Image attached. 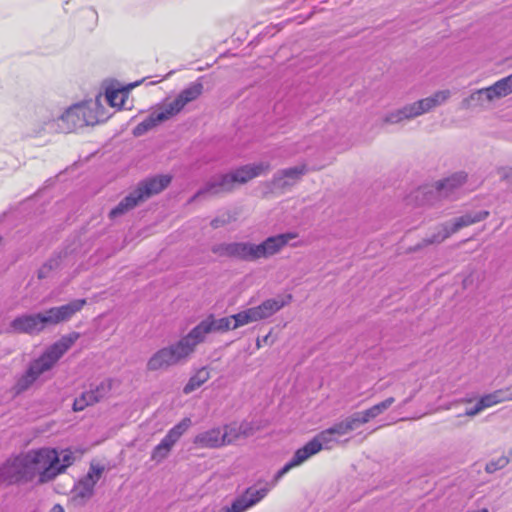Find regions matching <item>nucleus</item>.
<instances>
[{
	"instance_id": "21",
	"label": "nucleus",
	"mask_w": 512,
	"mask_h": 512,
	"mask_svg": "<svg viewBox=\"0 0 512 512\" xmlns=\"http://www.w3.org/2000/svg\"><path fill=\"white\" fill-rule=\"evenodd\" d=\"M306 172V166H296L279 171L274 176V185L278 188H285L294 185Z\"/></svg>"
},
{
	"instance_id": "10",
	"label": "nucleus",
	"mask_w": 512,
	"mask_h": 512,
	"mask_svg": "<svg viewBox=\"0 0 512 512\" xmlns=\"http://www.w3.org/2000/svg\"><path fill=\"white\" fill-rule=\"evenodd\" d=\"M191 418L185 417L175 426H173L161 440V442L154 447L151 453V459L155 462H161L168 457L173 446L179 441L182 435L191 427Z\"/></svg>"
},
{
	"instance_id": "14",
	"label": "nucleus",
	"mask_w": 512,
	"mask_h": 512,
	"mask_svg": "<svg viewBox=\"0 0 512 512\" xmlns=\"http://www.w3.org/2000/svg\"><path fill=\"white\" fill-rule=\"evenodd\" d=\"M202 93L203 84L200 81L193 82L183 89L172 102L165 106L169 110V114H172L174 117L179 114L187 104L198 99Z\"/></svg>"
},
{
	"instance_id": "7",
	"label": "nucleus",
	"mask_w": 512,
	"mask_h": 512,
	"mask_svg": "<svg viewBox=\"0 0 512 512\" xmlns=\"http://www.w3.org/2000/svg\"><path fill=\"white\" fill-rule=\"evenodd\" d=\"M196 346V342L188 333L178 342L154 353L147 362V369L157 371L177 365L182 360L188 358L194 352Z\"/></svg>"
},
{
	"instance_id": "22",
	"label": "nucleus",
	"mask_w": 512,
	"mask_h": 512,
	"mask_svg": "<svg viewBox=\"0 0 512 512\" xmlns=\"http://www.w3.org/2000/svg\"><path fill=\"white\" fill-rule=\"evenodd\" d=\"M268 168L269 165L264 163L245 165L236 169L230 174L232 175L236 184H244L249 180L261 175Z\"/></svg>"
},
{
	"instance_id": "27",
	"label": "nucleus",
	"mask_w": 512,
	"mask_h": 512,
	"mask_svg": "<svg viewBox=\"0 0 512 512\" xmlns=\"http://www.w3.org/2000/svg\"><path fill=\"white\" fill-rule=\"evenodd\" d=\"M406 120L413 119L428 112L424 99L402 107Z\"/></svg>"
},
{
	"instance_id": "8",
	"label": "nucleus",
	"mask_w": 512,
	"mask_h": 512,
	"mask_svg": "<svg viewBox=\"0 0 512 512\" xmlns=\"http://www.w3.org/2000/svg\"><path fill=\"white\" fill-rule=\"evenodd\" d=\"M467 174L458 172L450 177L436 182L434 186L420 187L415 191V199L420 205H432L441 198H455L462 185L466 182Z\"/></svg>"
},
{
	"instance_id": "35",
	"label": "nucleus",
	"mask_w": 512,
	"mask_h": 512,
	"mask_svg": "<svg viewBox=\"0 0 512 512\" xmlns=\"http://www.w3.org/2000/svg\"><path fill=\"white\" fill-rule=\"evenodd\" d=\"M351 417L355 422L356 428H358L362 424L368 423L371 419H374L368 409L363 412L354 413L351 415Z\"/></svg>"
},
{
	"instance_id": "42",
	"label": "nucleus",
	"mask_w": 512,
	"mask_h": 512,
	"mask_svg": "<svg viewBox=\"0 0 512 512\" xmlns=\"http://www.w3.org/2000/svg\"><path fill=\"white\" fill-rule=\"evenodd\" d=\"M505 180L509 184V186L512 188V169H510L507 173L504 175Z\"/></svg>"
},
{
	"instance_id": "1",
	"label": "nucleus",
	"mask_w": 512,
	"mask_h": 512,
	"mask_svg": "<svg viewBox=\"0 0 512 512\" xmlns=\"http://www.w3.org/2000/svg\"><path fill=\"white\" fill-rule=\"evenodd\" d=\"M295 237L296 234L288 232L270 236L259 244L251 242H222L214 244L211 247V251L218 257L255 262L279 253Z\"/></svg>"
},
{
	"instance_id": "31",
	"label": "nucleus",
	"mask_w": 512,
	"mask_h": 512,
	"mask_svg": "<svg viewBox=\"0 0 512 512\" xmlns=\"http://www.w3.org/2000/svg\"><path fill=\"white\" fill-rule=\"evenodd\" d=\"M112 389V380L104 379L98 384H91L90 391L93 393V396L97 398V403L107 397Z\"/></svg>"
},
{
	"instance_id": "4",
	"label": "nucleus",
	"mask_w": 512,
	"mask_h": 512,
	"mask_svg": "<svg viewBox=\"0 0 512 512\" xmlns=\"http://www.w3.org/2000/svg\"><path fill=\"white\" fill-rule=\"evenodd\" d=\"M96 122L97 120H94L89 107L84 104H76L58 115L44 111L36 133H70L78 128L94 125Z\"/></svg>"
},
{
	"instance_id": "46",
	"label": "nucleus",
	"mask_w": 512,
	"mask_h": 512,
	"mask_svg": "<svg viewBox=\"0 0 512 512\" xmlns=\"http://www.w3.org/2000/svg\"><path fill=\"white\" fill-rule=\"evenodd\" d=\"M43 275H42V270L39 272V278H42Z\"/></svg>"
},
{
	"instance_id": "40",
	"label": "nucleus",
	"mask_w": 512,
	"mask_h": 512,
	"mask_svg": "<svg viewBox=\"0 0 512 512\" xmlns=\"http://www.w3.org/2000/svg\"><path fill=\"white\" fill-rule=\"evenodd\" d=\"M483 410H484V408L481 406L480 402L478 401L474 407L467 409L465 411L464 415L473 417V416L479 414Z\"/></svg>"
},
{
	"instance_id": "9",
	"label": "nucleus",
	"mask_w": 512,
	"mask_h": 512,
	"mask_svg": "<svg viewBox=\"0 0 512 512\" xmlns=\"http://www.w3.org/2000/svg\"><path fill=\"white\" fill-rule=\"evenodd\" d=\"M488 215L489 212L486 210L468 212L460 217L454 218L452 221L443 223L436 228V231L432 235L423 239L422 243L417 244L414 250L421 249L431 244L441 243L460 229L486 219Z\"/></svg>"
},
{
	"instance_id": "34",
	"label": "nucleus",
	"mask_w": 512,
	"mask_h": 512,
	"mask_svg": "<svg viewBox=\"0 0 512 512\" xmlns=\"http://www.w3.org/2000/svg\"><path fill=\"white\" fill-rule=\"evenodd\" d=\"M509 463L506 456H501L496 460H491L486 464L485 470L487 473H494L497 470L504 468Z\"/></svg>"
},
{
	"instance_id": "39",
	"label": "nucleus",
	"mask_w": 512,
	"mask_h": 512,
	"mask_svg": "<svg viewBox=\"0 0 512 512\" xmlns=\"http://www.w3.org/2000/svg\"><path fill=\"white\" fill-rule=\"evenodd\" d=\"M395 402V399L393 397H388L384 401L375 404V407L377 408V411L379 414H382L384 411H386L393 403Z\"/></svg>"
},
{
	"instance_id": "6",
	"label": "nucleus",
	"mask_w": 512,
	"mask_h": 512,
	"mask_svg": "<svg viewBox=\"0 0 512 512\" xmlns=\"http://www.w3.org/2000/svg\"><path fill=\"white\" fill-rule=\"evenodd\" d=\"M170 182L171 176L169 175L154 176L139 182L137 187L110 211V219H116L117 217L122 216L136 207L139 203L160 193L170 184Z\"/></svg>"
},
{
	"instance_id": "12",
	"label": "nucleus",
	"mask_w": 512,
	"mask_h": 512,
	"mask_svg": "<svg viewBox=\"0 0 512 512\" xmlns=\"http://www.w3.org/2000/svg\"><path fill=\"white\" fill-rule=\"evenodd\" d=\"M512 93V74L500 79L493 85L473 92L468 98L462 101V106L468 108L473 102L481 103L483 97L488 101L495 98H502Z\"/></svg>"
},
{
	"instance_id": "37",
	"label": "nucleus",
	"mask_w": 512,
	"mask_h": 512,
	"mask_svg": "<svg viewBox=\"0 0 512 512\" xmlns=\"http://www.w3.org/2000/svg\"><path fill=\"white\" fill-rule=\"evenodd\" d=\"M238 432L241 434V437L251 436L254 432L253 425L250 422L243 421L238 425Z\"/></svg>"
},
{
	"instance_id": "5",
	"label": "nucleus",
	"mask_w": 512,
	"mask_h": 512,
	"mask_svg": "<svg viewBox=\"0 0 512 512\" xmlns=\"http://www.w3.org/2000/svg\"><path fill=\"white\" fill-rule=\"evenodd\" d=\"M23 456L31 482L36 477L41 484L50 482L65 470V465H60V458L55 449H32L23 453Z\"/></svg>"
},
{
	"instance_id": "36",
	"label": "nucleus",
	"mask_w": 512,
	"mask_h": 512,
	"mask_svg": "<svg viewBox=\"0 0 512 512\" xmlns=\"http://www.w3.org/2000/svg\"><path fill=\"white\" fill-rule=\"evenodd\" d=\"M403 120H406V118L404 117V112L402 108L388 113L384 118V122L388 124H396Z\"/></svg>"
},
{
	"instance_id": "18",
	"label": "nucleus",
	"mask_w": 512,
	"mask_h": 512,
	"mask_svg": "<svg viewBox=\"0 0 512 512\" xmlns=\"http://www.w3.org/2000/svg\"><path fill=\"white\" fill-rule=\"evenodd\" d=\"M291 301L292 295L288 294L283 297L267 299L260 305L252 308L257 320L259 321L271 317L284 306L288 305Z\"/></svg>"
},
{
	"instance_id": "43",
	"label": "nucleus",
	"mask_w": 512,
	"mask_h": 512,
	"mask_svg": "<svg viewBox=\"0 0 512 512\" xmlns=\"http://www.w3.org/2000/svg\"><path fill=\"white\" fill-rule=\"evenodd\" d=\"M369 412L370 414L372 415L373 418L377 417L379 414V412L377 411V408L374 406L370 407L369 409Z\"/></svg>"
},
{
	"instance_id": "19",
	"label": "nucleus",
	"mask_w": 512,
	"mask_h": 512,
	"mask_svg": "<svg viewBox=\"0 0 512 512\" xmlns=\"http://www.w3.org/2000/svg\"><path fill=\"white\" fill-rule=\"evenodd\" d=\"M193 443L198 448H220L225 446V435H222V430L215 427L201 433H198L193 440Z\"/></svg>"
},
{
	"instance_id": "24",
	"label": "nucleus",
	"mask_w": 512,
	"mask_h": 512,
	"mask_svg": "<svg viewBox=\"0 0 512 512\" xmlns=\"http://www.w3.org/2000/svg\"><path fill=\"white\" fill-rule=\"evenodd\" d=\"M306 461L302 453L297 449L293 457L274 475L272 481L269 483L270 489L275 486L278 481L288 473L292 468L301 465Z\"/></svg>"
},
{
	"instance_id": "30",
	"label": "nucleus",
	"mask_w": 512,
	"mask_h": 512,
	"mask_svg": "<svg viewBox=\"0 0 512 512\" xmlns=\"http://www.w3.org/2000/svg\"><path fill=\"white\" fill-rule=\"evenodd\" d=\"M333 435L335 436H343L349 433L350 431H353L356 429L355 422L353 421L352 417L349 416L345 418L344 420L335 423L329 428Z\"/></svg>"
},
{
	"instance_id": "29",
	"label": "nucleus",
	"mask_w": 512,
	"mask_h": 512,
	"mask_svg": "<svg viewBox=\"0 0 512 512\" xmlns=\"http://www.w3.org/2000/svg\"><path fill=\"white\" fill-rule=\"evenodd\" d=\"M97 403V398L93 396V393L89 390L81 393L80 396L76 397L73 402V410L75 412L83 411L87 406Z\"/></svg>"
},
{
	"instance_id": "41",
	"label": "nucleus",
	"mask_w": 512,
	"mask_h": 512,
	"mask_svg": "<svg viewBox=\"0 0 512 512\" xmlns=\"http://www.w3.org/2000/svg\"><path fill=\"white\" fill-rule=\"evenodd\" d=\"M63 462L65 465V468L72 464V456L70 454H65L63 456Z\"/></svg>"
},
{
	"instance_id": "44",
	"label": "nucleus",
	"mask_w": 512,
	"mask_h": 512,
	"mask_svg": "<svg viewBox=\"0 0 512 512\" xmlns=\"http://www.w3.org/2000/svg\"><path fill=\"white\" fill-rule=\"evenodd\" d=\"M49 512H64V509L61 505L56 504L52 507V509Z\"/></svg>"
},
{
	"instance_id": "32",
	"label": "nucleus",
	"mask_w": 512,
	"mask_h": 512,
	"mask_svg": "<svg viewBox=\"0 0 512 512\" xmlns=\"http://www.w3.org/2000/svg\"><path fill=\"white\" fill-rule=\"evenodd\" d=\"M107 102L113 107H121L124 104V91L123 90H106Z\"/></svg>"
},
{
	"instance_id": "25",
	"label": "nucleus",
	"mask_w": 512,
	"mask_h": 512,
	"mask_svg": "<svg viewBox=\"0 0 512 512\" xmlns=\"http://www.w3.org/2000/svg\"><path fill=\"white\" fill-rule=\"evenodd\" d=\"M210 378V373L207 368L203 367L199 369L184 386L183 392L189 394L202 386Z\"/></svg>"
},
{
	"instance_id": "20",
	"label": "nucleus",
	"mask_w": 512,
	"mask_h": 512,
	"mask_svg": "<svg viewBox=\"0 0 512 512\" xmlns=\"http://www.w3.org/2000/svg\"><path fill=\"white\" fill-rule=\"evenodd\" d=\"M172 114H169V110L164 106L161 111L152 112L147 118L141 121L133 129V135L140 137L156 127L158 124L172 118Z\"/></svg>"
},
{
	"instance_id": "11",
	"label": "nucleus",
	"mask_w": 512,
	"mask_h": 512,
	"mask_svg": "<svg viewBox=\"0 0 512 512\" xmlns=\"http://www.w3.org/2000/svg\"><path fill=\"white\" fill-rule=\"evenodd\" d=\"M26 465L23 453L8 459L0 467V482L7 485L31 482L29 477L30 473Z\"/></svg>"
},
{
	"instance_id": "2",
	"label": "nucleus",
	"mask_w": 512,
	"mask_h": 512,
	"mask_svg": "<svg viewBox=\"0 0 512 512\" xmlns=\"http://www.w3.org/2000/svg\"><path fill=\"white\" fill-rule=\"evenodd\" d=\"M85 304L86 299H74L65 305L52 307L44 312L20 315L11 321L9 331L38 334L48 326L69 321L82 310Z\"/></svg>"
},
{
	"instance_id": "45",
	"label": "nucleus",
	"mask_w": 512,
	"mask_h": 512,
	"mask_svg": "<svg viewBox=\"0 0 512 512\" xmlns=\"http://www.w3.org/2000/svg\"><path fill=\"white\" fill-rule=\"evenodd\" d=\"M413 398V395H411L410 397H408L407 399H405L403 401V405H406L407 403H409L411 401V399Z\"/></svg>"
},
{
	"instance_id": "23",
	"label": "nucleus",
	"mask_w": 512,
	"mask_h": 512,
	"mask_svg": "<svg viewBox=\"0 0 512 512\" xmlns=\"http://www.w3.org/2000/svg\"><path fill=\"white\" fill-rule=\"evenodd\" d=\"M512 400V387L499 389L486 394L479 399L481 406L486 409L501 402Z\"/></svg>"
},
{
	"instance_id": "33",
	"label": "nucleus",
	"mask_w": 512,
	"mask_h": 512,
	"mask_svg": "<svg viewBox=\"0 0 512 512\" xmlns=\"http://www.w3.org/2000/svg\"><path fill=\"white\" fill-rule=\"evenodd\" d=\"M222 435H225L226 445L233 443L241 437V434L238 432L237 424L226 425L224 431H222Z\"/></svg>"
},
{
	"instance_id": "3",
	"label": "nucleus",
	"mask_w": 512,
	"mask_h": 512,
	"mask_svg": "<svg viewBox=\"0 0 512 512\" xmlns=\"http://www.w3.org/2000/svg\"><path fill=\"white\" fill-rule=\"evenodd\" d=\"M79 337L80 334L78 332L62 336L37 359L31 361L27 369L16 377L15 384L12 387L14 395H20L27 391L43 373L52 369Z\"/></svg>"
},
{
	"instance_id": "28",
	"label": "nucleus",
	"mask_w": 512,
	"mask_h": 512,
	"mask_svg": "<svg viewBox=\"0 0 512 512\" xmlns=\"http://www.w3.org/2000/svg\"><path fill=\"white\" fill-rule=\"evenodd\" d=\"M451 96V91L446 90H440L435 92L433 95L424 98L425 105L427 107L428 112L431 111L433 108L442 105L445 103Z\"/></svg>"
},
{
	"instance_id": "16",
	"label": "nucleus",
	"mask_w": 512,
	"mask_h": 512,
	"mask_svg": "<svg viewBox=\"0 0 512 512\" xmlns=\"http://www.w3.org/2000/svg\"><path fill=\"white\" fill-rule=\"evenodd\" d=\"M235 181L230 173L219 174L210 178V180L194 196L199 197L204 194H220L230 192L235 186Z\"/></svg>"
},
{
	"instance_id": "13",
	"label": "nucleus",
	"mask_w": 512,
	"mask_h": 512,
	"mask_svg": "<svg viewBox=\"0 0 512 512\" xmlns=\"http://www.w3.org/2000/svg\"><path fill=\"white\" fill-rule=\"evenodd\" d=\"M232 325V315L229 317L215 318V316L211 314L196 325L189 333L191 338H193L198 345L205 341L208 334L232 330Z\"/></svg>"
},
{
	"instance_id": "15",
	"label": "nucleus",
	"mask_w": 512,
	"mask_h": 512,
	"mask_svg": "<svg viewBox=\"0 0 512 512\" xmlns=\"http://www.w3.org/2000/svg\"><path fill=\"white\" fill-rule=\"evenodd\" d=\"M334 442H336V436L328 428L318 433L312 440L299 448V451L308 460L322 449H330Z\"/></svg>"
},
{
	"instance_id": "38",
	"label": "nucleus",
	"mask_w": 512,
	"mask_h": 512,
	"mask_svg": "<svg viewBox=\"0 0 512 512\" xmlns=\"http://www.w3.org/2000/svg\"><path fill=\"white\" fill-rule=\"evenodd\" d=\"M229 222H230V216L223 215L221 217H216L213 220H211L210 225L212 228L217 229V228L227 225Z\"/></svg>"
},
{
	"instance_id": "17",
	"label": "nucleus",
	"mask_w": 512,
	"mask_h": 512,
	"mask_svg": "<svg viewBox=\"0 0 512 512\" xmlns=\"http://www.w3.org/2000/svg\"><path fill=\"white\" fill-rule=\"evenodd\" d=\"M103 471V466L91 464L87 475L75 486L76 496L82 499L90 498L93 495L94 487L99 481Z\"/></svg>"
},
{
	"instance_id": "26",
	"label": "nucleus",
	"mask_w": 512,
	"mask_h": 512,
	"mask_svg": "<svg viewBox=\"0 0 512 512\" xmlns=\"http://www.w3.org/2000/svg\"><path fill=\"white\" fill-rule=\"evenodd\" d=\"M232 318V330L237 329L246 324L258 321L252 307L232 315Z\"/></svg>"
}]
</instances>
